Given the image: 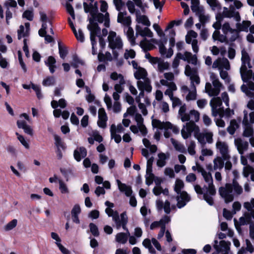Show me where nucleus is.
Here are the masks:
<instances>
[{
    "label": "nucleus",
    "mask_w": 254,
    "mask_h": 254,
    "mask_svg": "<svg viewBox=\"0 0 254 254\" xmlns=\"http://www.w3.org/2000/svg\"><path fill=\"white\" fill-rule=\"evenodd\" d=\"M242 65L240 69L241 76L244 82L241 87L242 92L248 96L253 97L254 94V71L251 68L250 58L247 52L244 50H242Z\"/></svg>",
    "instance_id": "obj_1"
},
{
    "label": "nucleus",
    "mask_w": 254,
    "mask_h": 254,
    "mask_svg": "<svg viewBox=\"0 0 254 254\" xmlns=\"http://www.w3.org/2000/svg\"><path fill=\"white\" fill-rule=\"evenodd\" d=\"M243 192L242 187L236 179H233L232 183H226L224 186L221 187L218 189L219 195L226 203L232 202L235 196H239Z\"/></svg>",
    "instance_id": "obj_2"
},
{
    "label": "nucleus",
    "mask_w": 254,
    "mask_h": 254,
    "mask_svg": "<svg viewBox=\"0 0 254 254\" xmlns=\"http://www.w3.org/2000/svg\"><path fill=\"white\" fill-rule=\"evenodd\" d=\"M206 2L211 10L216 13V16H240L239 12L235 9H239L242 6V3L239 0H235L230 5L229 9L226 7L222 8L218 0H206Z\"/></svg>",
    "instance_id": "obj_3"
},
{
    "label": "nucleus",
    "mask_w": 254,
    "mask_h": 254,
    "mask_svg": "<svg viewBox=\"0 0 254 254\" xmlns=\"http://www.w3.org/2000/svg\"><path fill=\"white\" fill-rule=\"evenodd\" d=\"M88 20L89 23L87 28L90 31V40L92 45V54L96 55V51L94 49V45L96 44L95 38L97 34L100 31L98 24L103 23L104 26L109 27L110 19L109 17H90Z\"/></svg>",
    "instance_id": "obj_4"
},
{
    "label": "nucleus",
    "mask_w": 254,
    "mask_h": 254,
    "mask_svg": "<svg viewBox=\"0 0 254 254\" xmlns=\"http://www.w3.org/2000/svg\"><path fill=\"white\" fill-rule=\"evenodd\" d=\"M200 174L205 182L208 184L207 186H204L203 188L204 191L203 199L210 205H213L214 203L213 196L216 194V190L213 185L211 174L209 172H207L204 169Z\"/></svg>",
    "instance_id": "obj_5"
},
{
    "label": "nucleus",
    "mask_w": 254,
    "mask_h": 254,
    "mask_svg": "<svg viewBox=\"0 0 254 254\" xmlns=\"http://www.w3.org/2000/svg\"><path fill=\"white\" fill-rule=\"evenodd\" d=\"M244 207L247 211L239 218V221L236 219H234L235 227L238 231H241L240 226L247 225L251 222L253 219H254V198H252L250 201L244 202Z\"/></svg>",
    "instance_id": "obj_6"
},
{
    "label": "nucleus",
    "mask_w": 254,
    "mask_h": 254,
    "mask_svg": "<svg viewBox=\"0 0 254 254\" xmlns=\"http://www.w3.org/2000/svg\"><path fill=\"white\" fill-rule=\"evenodd\" d=\"M107 207L105 209L106 214L109 216L112 217L113 220L116 224L117 229H119L121 227L124 230H126V225L127 223V217L126 212H123L120 216L117 211H114L112 208L114 206L113 203L106 201L105 203Z\"/></svg>",
    "instance_id": "obj_7"
},
{
    "label": "nucleus",
    "mask_w": 254,
    "mask_h": 254,
    "mask_svg": "<svg viewBox=\"0 0 254 254\" xmlns=\"http://www.w3.org/2000/svg\"><path fill=\"white\" fill-rule=\"evenodd\" d=\"M136 21L137 23L136 26V35L143 37L152 38V32L148 27H142L143 25L147 27L150 25V22L147 17H136Z\"/></svg>",
    "instance_id": "obj_8"
},
{
    "label": "nucleus",
    "mask_w": 254,
    "mask_h": 254,
    "mask_svg": "<svg viewBox=\"0 0 254 254\" xmlns=\"http://www.w3.org/2000/svg\"><path fill=\"white\" fill-rule=\"evenodd\" d=\"M133 1L128 0L127 2V6L131 14L135 16H145L146 10L148 8L147 4L143 3L141 0H133Z\"/></svg>",
    "instance_id": "obj_9"
},
{
    "label": "nucleus",
    "mask_w": 254,
    "mask_h": 254,
    "mask_svg": "<svg viewBox=\"0 0 254 254\" xmlns=\"http://www.w3.org/2000/svg\"><path fill=\"white\" fill-rule=\"evenodd\" d=\"M152 123L153 127L164 130V135L166 138H169L171 136V134L168 131L169 129L175 134L179 133V128L169 122H164L158 120H153Z\"/></svg>",
    "instance_id": "obj_10"
},
{
    "label": "nucleus",
    "mask_w": 254,
    "mask_h": 254,
    "mask_svg": "<svg viewBox=\"0 0 254 254\" xmlns=\"http://www.w3.org/2000/svg\"><path fill=\"white\" fill-rule=\"evenodd\" d=\"M212 85L210 83L207 82L205 84V92L209 96H217L221 90L222 84L219 81L217 76L213 73H211L210 76Z\"/></svg>",
    "instance_id": "obj_11"
},
{
    "label": "nucleus",
    "mask_w": 254,
    "mask_h": 254,
    "mask_svg": "<svg viewBox=\"0 0 254 254\" xmlns=\"http://www.w3.org/2000/svg\"><path fill=\"white\" fill-rule=\"evenodd\" d=\"M212 115L216 117L218 115L221 118L224 117V109L222 107V100L220 97H213L210 101Z\"/></svg>",
    "instance_id": "obj_12"
},
{
    "label": "nucleus",
    "mask_w": 254,
    "mask_h": 254,
    "mask_svg": "<svg viewBox=\"0 0 254 254\" xmlns=\"http://www.w3.org/2000/svg\"><path fill=\"white\" fill-rule=\"evenodd\" d=\"M135 78L138 80L137 81H141L143 85H145L148 91L150 90V80L147 77L146 70L142 67H139L134 73Z\"/></svg>",
    "instance_id": "obj_13"
},
{
    "label": "nucleus",
    "mask_w": 254,
    "mask_h": 254,
    "mask_svg": "<svg viewBox=\"0 0 254 254\" xmlns=\"http://www.w3.org/2000/svg\"><path fill=\"white\" fill-rule=\"evenodd\" d=\"M199 131V127L194 123L189 122L184 126L181 130V134L184 139H187L190 136L193 132L194 136Z\"/></svg>",
    "instance_id": "obj_14"
},
{
    "label": "nucleus",
    "mask_w": 254,
    "mask_h": 254,
    "mask_svg": "<svg viewBox=\"0 0 254 254\" xmlns=\"http://www.w3.org/2000/svg\"><path fill=\"white\" fill-rule=\"evenodd\" d=\"M89 3L84 2L83 3L84 10L85 13H89L91 16H109V13L106 12L105 15L98 13V7L97 2H94V0H89Z\"/></svg>",
    "instance_id": "obj_15"
},
{
    "label": "nucleus",
    "mask_w": 254,
    "mask_h": 254,
    "mask_svg": "<svg viewBox=\"0 0 254 254\" xmlns=\"http://www.w3.org/2000/svg\"><path fill=\"white\" fill-rule=\"evenodd\" d=\"M109 47L112 49H121L123 46V43L121 37L117 36L116 33L110 31L108 37Z\"/></svg>",
    "instance_id": "obj_16"
},
{
    "label": "nucleus",
    "mask_w": 254,
    "mask_h": 254,
    "mask_svg": "<svg viewBox=\"0 0 254 254\" xmlns=\"http://www.w3.org/2000/svg\"><path fill=\"white\" fill-rule=\"evenodd\" d=\"M185 73L186 76L190 77L191 84L198 85L200 83V78L196 67H191L190 65L187 64L185 67Z\"/></svg>",
    "instance_id": "obj_17"
},
{
    "label": "nucleus",
    "mask_w": 254,
    "mask_h": 254,
    "mask_svg": "<svg viewBox=\"0 0 254 254\" xmlns=\"http://www.w3.org/2000/svg\"><path fill=\"white\" fill-rule=\"evenodd\" d=\"M213 133L211 131L205 130L200 132L199 131L197 134H195V137L199 143L203 145L206 142L210 144L213 142Z\"/></svg>",
    "instance_id": "obj_18"
},
{
    "label": "nucleus",
    "mask_w": 254,
    "mask_h": 254,
    "mask_svg": "<svg viewBox=\"0 0 254 254\" xmlns=\"http://www.w3.org/2000/svg\"><path fill=\"white\" fill-rule=\"evenodd\" d=\"M244 117L243 120V125L244 126L243 135L247 137H253L254 131L252 127L251 123L248 119V113L246 111H244Z\"/></svg>",
    "instance_id": "obj_19"
},
{
    "label": "nucleus",
    "mask_w": 254,
    "mask_h": 254,
    "mask_svg": "<svg viewBox=\"0 0 254 254\" xmlns=\"http://www.w3.org/2000/svg\"><path fill=\"white\" fill-rule=\"evenodd\" d=\"M195 84H190V89H189L187 86L182 85L181 90L183 95L186 94V99L188 101L194 100L196 99V89Z\"/></svg>",
    "instance_id": "obj_20"
},
{
    "label": "nucleus",
    "mask_w": 254,
    "mask_h": 254,
    "mask_svg": "<svg viewBox=\"0 0 254 254\" xmlns=\"http://www.w3.org/2000/svg\"><path fill=\"white\" fill-rule=\"evenodd\" d=\"M124 131V128L121 124H119L117 126L113 124L110 127V133L111 139H114L115 141L119 143L121 141L122 137L119 133Z\"/></svg>",
    "instance_id": "obj_21"
},
{
    "label": "nucleus",
    "mask_w": 254,
    "mask_h": 254,
    "mask_svg": "<svg viewBox=\"0 0 254 254\" xmlns=\"http://www.w3.org/2000/svg\"><path fill=\"white\" fill-rule=\"evenodd\" d=\"M216 148L219 151L224 159H230L231 156L229 154V146L226 142L218 140L216 143Z\"/></svg>",
    "instance_id": "obj_22"
},
{
    "label": "nucleus",
    "mask_w": 254,
    "mask_h": 254,
    "mask_svg": "<svg viewBox=\"0 0 254 254\" xmlns=\"http://www.w3.org/2000/svg\"><path fill=\"white\" fill-rule=\"evenodd\" d=\"M151 242L158 251H161V246L155 238H152L151 240L147 238L144 239L142 242V245L148 250L150 253L154 254L156 251L152 246Z\"/></svg>",
    "instance_id": "obj_23"
},
{
    "label": "nucleus",
    "mask_w": 254,
    "mask_h": 254,
    "mask_svg": "<svg viewBox=\"0 0 254 254\" xmlns=\"http://www.w3.org/2000/svg\"><path fill=\"white\" fill-rule=\"evenodd\" d=\"M212 68H218L219 70L223 69L229 70L230 69V65L226 58H218L213 62Z\"/></svg>",
    "instance_id": "obj_24"
},
{
    "label": "nucleus",
    "mask_w": 254,
    "mask_h": 254,
    "mask_svg": "<svg viewBox=\"0 0 254 254\" xmlns=\"http://www.w3.org/2000/svg\"><path fill=\"white\" fill-rule=\"evenodd\" d=\"M104 100L108 110L112 109L113 112L115 113H119L121 111V105L119 102L115 101L113 106H112L111 99L107 94L105 95Z\"/></svg>",
    "instance_id": "obj_25"
},
{
    "label": "nucleus",
    "mask_w": 254,
    "mask_h": 254,
    "mask_svg": "<svg viewBox=\"0 0 254 254\" xmlns=\"http://www.w3.org/2000/svg\"><path fill=\"white\" fill-rule=\"evenodd\" d=\"M190 200V197L188 193L185 191H182L177 196L178 207L179 208L183 207Z\"/></svg>",
    "instance_id": "obj_26"
},
{
    "label": "nucleus",
    "mask_w": 254,
    "mask_h": 254,
    "mask_svg": "<svg viewBox=\"0 0 254 254\" xmlns=\"http://www.w3.org/2000/svg\"><path fill=\"white\" fill-rule=\"evenodd\" d=\"M190 8L196 16H204V9L200 4L199 0H191Z\"/></svg>",
    "instance_id": "obj_27"
},
{
    "label": "nucleus",
    "mask_w": 254,
    "mask_h": 254,
    "mask_svg": "<svg viewBox=\"0 0 254 254\" xmlns=\"http://www.w3.org/2000/svg\"><path fill=\"white\" fill-rule=\"evenodd\" d=\"M234 144L238 151V152L241 155H243L244 152L248 150L249 147L248 142L240 138L235 139Z\"/></svg>",
    "instance_id": "obj_28"
},
{
    "label": "nucleus",
    "mask_w": 254,
    "mask_h": 254,
    "mask_svg": "<svg viewBox=\"0 0 254 254\" xmlns=\"http://www.w3.org/2000/svg\"><path fill=\"white\" fill-rule=\"evenodd\" d=\"M108 117L103 108L99 109L98 111V125L101 128H105L107 126V121Z\"/></svg>",
    "instance_id": "obj_29"
},
{
    "label": "nucleus",
    "mask_w": 254,
    "mask_h": 254,
    "mask_svg": "<svg viewBox=\"0 0 254 254\" xmlns=\"http://www.w3.org/2000/svg\"><path fill=\"white\" fill-rule=\"evenodd\" d=\"M68 22L77 40L82 43L84 41V34L81 29L77 31L73 25V21L70 18H68Z\"/></svg>",
    "instance_id": "obj_30"
},
{
    "label": "nucleus",
    "mask_w": 254,
    "mask_h": 254,
    "mask_svg": "<svg viewBox=\"0 0 254 254\" xmlns=\"http://www.w3.org/2000/svg\"><path fill=\"white\" fill-rule=\"evenodd\" d=\"M235 20L237 21L236 24V29L239 32L245 31L248 32L249 28L251 25V22L250 21H243L242 22H240V17H235Z\"/></svg>",
    "instance_id": "obj_31"
},
{
    "label": "nucleus",
    "mask_w": 254,
    "mask_h": 254,
    "mask_svg": "<svg viewBox=\"0 0 254 254\" xmlns=\"http://www.w3.org/2000/svg\"><path fill=\"white\" fill-rule=\"evenodd\" d=\"M116 182L119 190L121 192H124L127 196H130L132 194V190L131 187L127 185L126 184L122 183L119 180H117Z\"/></svg>",
    "instance_id": "obj_32"
},
{
    "label": "nucleus",
    "mask_w": 254,
    "mask_h": 254,
    "mask_svg": "<svg viewBox=\"0 0 254 254\" xmlns=\"http://www.w3.org/2000/svg\"><path fill=\"white\" fill-rule=\"evenodd\" d=\"M135 120L137 123V125L142 135H145L147 133V128L143 125V119L141 115L139 114H136L135 115Z\"/></svg>",
    "instance_id": "obj_33"
},
{
    "label": "nucleus",
    "mask_w": 254,
    "mask_h": 254,
    "mask_svg": "<svg viewBox=\"0 0 254 254\" xmlns=\"http://www.w3.org/2000/svg\"><path fill=\"white\" fill-rule=\"evenodd\" d=\"M41 20L42 22V27L39 30V34L40 36H44L46 33V29L51 26V21L49 17H41Z\"/></svg>",
    "instance_id": "obj_34"
},
{
    "label": "nucleus",
    "mask_w": 254,
    "mask_h": 254,
    "mask_svg": "<svg viewBox=\"0 0 254 254\" xmlns=\"http://www.w3.org/2000/svg\"><path fill=\"white\" fill-rule=\"evenodd\" d=\"M87 155V150L84 147H79L74 150L73 152L74 158L79 162L82 158H85Z\"/></svg>",
    "instance_id": "obj_35"
},
{
    "label": "nucleus",
    "mask_w": 254,
    "mask_h": 254,
    "mask_svg": "<svg viewBox=\"0 0 254 254\" xmlns=\"http://www.w3.org/2000/svg\"><path fill=\"white\" fill-rule=\"evenodd\" d=\"M164 79L160 80L162 85H169L172 84H175L174 82V75L172 72H166L164 74Z\"/></svg>",
    "instance_id": "obj_36"
},
{
    "label": "nucleus",
    "mask_w": 254,
    "mask_h": 254,
    "mask_svg": "<svg viewBox=\"0 0 254 254\" xmlns=\"http://www.w3.org/2000/svg\"><path fill=\"white\" fill-rule=\"evenodd\" d=\"M137 85L138 89L140 90V92L139 94V95L136 97L135 100L136 102H140L141 98H143L144 96V90L147 92H150L152 90V86L150 85V90L148 91L146 87V85H143L141 81H137Z\"/></svg>",
    "instance_id": "obj_37"
},
{
    "label": "nucleus",
    "mask_w": 254,
    "mask_h": 254,
    "mask_svg": "<svg viewBox=\"0 0 254 254\" xmlns=\"http://www.w3.org/2000/svg\"><path fill=\"white\" fill-rule=\"evenodd\" d=\"M159 52L164 57L170 58L173 54V50L171 47L167 50L165 46L161 43L159 45Z\"/></svg>",
    "instance_id": "obj_38"
},
{
    "label": "nucleus",
    "mask_w": 254,
    "mask_h": 254,
    "mask_svg": "<svg viewBox=\"0 0 254 254\" xmlns=\"http://www.w3.org/2000/svg\"><path fill=\"white\" fill-rule=\"evenodd\" d=\"M127 233H119L116 235V241L119 243L125 244L127 243L128 237L130 233L127 228H126Z\"/></svg>",
    "instance_id": "obj_39"
},
{
    "label": "nucleus",
    "mask_w": 254,
    "mask_h": 254,
    "mask_svg": "<svg viewBox=\"0 0 254 254\" xmlns=\"http://www.w3.org/2000/svg\"><path fill=\"white\" fill-rule=\"evenodd\" d=\"M214 170H221L224 166V159L221 156H217L213 161Z\"/></svg>",
    "instance_id": "obj_40"
},
{
    "label": "nucleus",
    "mask_w": 254,
    "mask_h": 254,
    "mask_svg": "<svg viewBox=\"0 0 254 254\" xmlns=\"http://www.w3.org/2000/svg\"><path fill=\"white\" fill-rule=\"evenodd\" d=\"M231 243L229 242H226L225 241H221L220 242L219 245H214V248L218 253L222 252L225 251L230 250V246Z\"/></svg>",
    "instance_id": "obj_41"
},
{
    "label": "nucleus",
    "mask_w": 254,
    "mask_h": 254,
    "mask_svg": "<svg viewBox=\"0 0 254 254\" xmlns=\"http://www.w3.org/2000/svg\"><path fill=\"white\" fill-rule=\"evenodd\" d=\"M17 125L19 128H22L26 133L31 135L33 134L32 129L29 126L27 125L25 121L18 120L17 121Z\"/></svg>",
    "instance_id": "obj_42"
},
{
    "label": "nucleus",
    "mask_w": 254,
    "mask_h": 254,
    "mask_svg": "<svg viewBox=\"0 0 254 254\" xmlns=\"http://www.w3.org/2000/svg\"><path fill=\"white\" fill-rule=\"evenodd\" d=\"M169 154L164 153H160L158 154V159L157 161V165L159 167H163L166 164V160L169 158Z\"/></svg>",
    "instance_id": "obj_43"
},
{
    "label": "nucleus",
    "mask_w": 254,
    "mask_h": 254,
    "mask_svg": "<svg viewBox=\"0 0 254 254\" xmlns=\"http://www.w3.org/2000/svg\"><path fill=\"white\" fill-rule=\"evenodd\" d=\"M221 97L223 101L224 102L226 106L227 107L225 111H224V116L229 117L230 116L231 114V110L230 109L229 107V98L228 96V94L224 92L222 93L221 94Z\"/></svg>",
    "instance_id": "obj_44"
},
{
    "label": "nucleus",
    "mask_w": 254,
    "mask_h": 254,
    "mask_svg": "<svg viewBox=\"0 0 254 254\" xmlns=\"http://www.w3.org/2000/svg\"><path fill=\"white\" fill-rule=\"evenodd\" d=\"M124 31L126 33L127 36L132 45L135 44V39L134 37V31L130 26L125 28Z\"/></svg>",
    "instance_id": "obj_45"
},
{
    "label": "nucleus",
    "mask_w": 254,
    "mask_h": 254,
    "mask_svg": "<svg viewBox=\"0 0 254 254\" xmlns=\"http://www.w3.org/2000/svg\"><path fill=\"white\" fill-rule=\"evenodd\" d=\"M140 46L144 51H148L153 49L154 46L150 41L145 38L140 42Z\"/></svg>",
    "instance_id": "obj_46"
},
{
    "label": "nucleus",
    "mask_w": 254,
    "mask_h": 254,
    "mask_svg": "<svg viewBox=\"0 0 254 254\" xmlns=\"http://www.w3.org/2000/svg\"><path fill=\"white\" fill-rule=\"evenodd\" d=\"M45 63L46 65L49 67L50 72L53 73L55 72V68L56 67L55 65L56 61L55 59L52 56H50Z\"/></svg>",
    "instance_id": "obj_47"
},
{
    "label": "nucleus",
    "mask_w": 254,
    "mask_h": 254,
    "mask_svg": "<svg viewBox=\"0 0 254 254\" xmlns=\"http://www.w3.org/2000/svg\"><path fill=\"white\" fill-rule=\"evenodd\" d=\"M170 67V64L168 62H165L164 60L160 59L157 64V71L163 72L164 70H167Z\"/></svg>",
    "instance_id": "obj_48"
},
{
    "label": "nucleus",
    "mask_w": 254,
    "mask_h": 254,
    "mask_svg": "<svg viewBox=\"0 0 254 254\" xmlns=\"http://www.w3.org/2000/svg\"><path fill=\"white\" fill-rule=\"evenodd\" d=\"M171 141L176 150L181 153L186 152V148L185 147L183 144L180 143L178 141L176 140L173 138H171Z\"/></svg>",
    "instance_id": "obj_49"
},
{
    "label": "nucleus",
    "mask_w": 254,
    "mask_h": 254,
    "mask_svg": "<svg viewBox=\"0 0 254 254\" xmlns=\"http://www.w3.org/2000/svg\"><path fill=\"white\" fill-rule=\"evenodd\" d=\"M66 101L64 99L61 98L58 101L53 100L51 102V106L54 109H56L58 106L62 108H64L66 106Z\"/></svg>",
    "instance_id": "obj_50"
},
{
    "label": "nucleus",
    "mask_w": 254,
    "mask_h": 254,
    "mask_svg": "<svg viewBox=\"0 0 254 254\" xmlns=\"http://www.w3.org/2000/svg\"><path fill=\"white\" fill-rule=\"evenodd\" d=\"M197 34L193 30L189 31L186 36V41L188 44L192 43L193 40H197Z\"/></svg>",
    "instance_id": "obj_51"
},
{
    "label": "nucleus",
    "mask_w": 254,
    "mask_h": 254,
    "mask_svg": "<svg viewBox=\"0 0 254 254\" xmlns=\"http://www.w3.org/2000/svg\"><path fill=\"white\" fill-rule=\"evenodd\" d=\"M5 6L7 8L5 16H12V13L9 11V8H14L17 6V3L15 0H8L4 3Z\"/></svg>",
    "instance_id": "obj_52"
},
{
    "label": "nucleus",
    "mask_w": 254,
    "mask_h": 254,
    "mask_svg": "<svg viewBox=\"0 0 254 254\" xmlns=\"http://www.w3.org/2000/svg\"><path fill=\"white\" fill-rule=\"evenodd\" d=\"M187 147H188V152L190 155H194L196 153L195 151V147L196 144L195 142L193 140H190L187 143Z\"/></svg>",
    "instance_id": "obj_53"
},
{
    "label": "nucleus",
    "mask_w": 254,
    "mask_h": 254,
    "mask_svg": "<svg viewBox=\"0 0 254 254\" xmlns=\"http://www.w3.org/2000/svg\"><path fill=\"white\" fill-rule=\"evenodd\" d=\"M153 192L155 195H159L161 193L165 195L169 194L168 190L167 189H163L161 186H155L153 189Z\"/></svg>",
    "instance_id": "obj_54"
},
{
    "label": "nucleus",
    "mask_w": 254,
    "mask_h": 254,
    "mask_svg": "<svg viewBox=\"0 0 254 254\" xmlns=\"http://www.w3.org/2000/svg\"><path fill=\"white\" fill-rule=\"evenodd\" d=\"M167 86L168 88L165 91L164 94L165 95H167L169 97L170 99L173 98V92L177 90V88L175 84H170L169 85H165Z\"/></svg>",
    "instance_id": "obj_55"
},
{
    "label": "nucleus",
    "mask_w": 254,
    "mask_h": 254,
    "mask_svg": "<svg viewBox=\"0 0 254 254\" xmlns=\"http://www.w3.org/2000/svg\"><path fill=\"white\" fill-rule=\"evenodd\" d=\"M54 139L55 141V145L57 147V149L64 150L65 149V144L62 141L61 137L58 135H54Z\"/></svg>",
    "instance_id": "obj_56"
},
{
    "label": "nucleus",
    "mask_w": 254,
    "mask_h": 254,
    "mask_svg": "<svg viewBox=\"0 0 254 254\" xmlns=\"http://www.w3.org/2000/svg\"><path fill=\"white\" fill-rule=\"evenodd\" d=\"M114 4L116 8V9L119 11L118 16H124L123 12L122 10L125 6L124 3L121 0H113Z\"/></svg>",
    "instance_id": "obj_57"
},
{
    "label": "nucleus",
    "mask_w": 254,
    "mask_h": 254,
    "mask_svg": "<svg viewBox=\"0 0 254 254\" xmlns=\"http://www.w3.org/2000/svg\"><path fill=\"white\" fill-rule=\"evenodd\" d=\"M184 187V184L183 181L180 179H177L175 182V186H174V190L179 194L180 193L182 192V190Z\"/></svg>",
    "instance_id": "obj_58"
},
{
    "label": "nucleus",
    "mask_w": 254,
    "mask_h": 254,
    "mask_svg": "<svg viewBox=\"0 0 254 254\" xmlns=\"http://www.w3.org/2000/svg\"><path fill=\"white\" fill-rule=\"evenodd\" d=\"M117 21L125 28L129 27L131 23L130 17H118Z\"/></svg>",
    "instance_id": "obj_59"
},
{
    "label": "nucleus",
    "mask_w": 254,
    "mask_h": 254,
    "mask_svg": "<svg viewBox=\"0 0 254 254\" xmlns=\"http://www.w3.org/2000/svg\"><path fill=\"white\" fill-rule=\"evenodd\" d=\"M58 182L59 184V190L63 194H68L69 190L66 184L62 180H58Z\"/></svg>",
    "instance_id": "obj_60"
},
{
    "label": "nucleus",
    "mask_w": 254,
    "mask_h": 254,
    "mask_svg": "<svg viewBox=\"0 0 254 254\" xmlns=\"http://www.w3.org/2000/svg\"><path fill=\"white\" fill-rule=\"evenodd\" d=\"M238 127L237 122L235 120H232L230 122V126L227 127V131L230 134L233 135Z\"/></svg>",
    "instance_id": "obj_61"
},
{
    "label": "nucleus",
    "mask_w": 254,
    "mask_h": 254,
    "mask_svg": "<svg viewBox=\"0 0 254 254\" xmlns=\"http://www.w3.org/2000/svg\"><path fill=\"white\" fill-rule=\"evenodd\" d=\"M190 122H197L199 119V113L197 111L192 110L190 112Z\"/></svg>",
    "instance_id": "obj_62"
},
{
    "label": "nucleus",
    "mask_w": 254,
    "mask_h": 254,
    "mask_svg": "<svg viewBox=\"0 0 254 254\" xmlns=\"http://www.w3.org/2000/svg\"><path fill=\"white\" fill-rule=\"evenodd\" d=\"M98 58L100 61H111L112 60V56L109 52H106L105 55L99 53Z\"/></svg>",
    "instance_id": "obj_63"
},
{
    "label": "nucleus",
    "mask_w": 254,
    "mask_h": 254,
    "mask_svg": "<svg viewBox=\"0 0 254 254\" xmlns=\"http://www.w3.org/2000/svg\"><path fill=\"white\" fill-rule=\"evenodd\" d=\"M17 224V219H14L11 221L9 222L7 224H6L4 226L3 229L5 231H9L14 228L16 226Z\"/></svg>",
    "instance_id": "obj_64"
}]
</instances>
